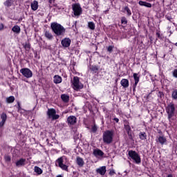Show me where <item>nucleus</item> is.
<instances>
[{
    "mask_svg": "<svg viewBox=\"0 0 177 177\" xmlns=\"http://www.w3.org/2000/svg\"><path fill=\"white\" fill-rule=\"evenodd\" d=\"M20 73L25 77V78H31L32 77V71L28 68H21Z\"/></svg>",
    "mask_w": 177,
    "mask_h": 177,
    "instance_id": "nucleus-8",
    "label": "nucleus"
},
{
    "mask_svg": "<svg viewBox=\"0 0 177 177\" xmlns=\"http://www.w3.org/2000/svg\"><path fill=\"white\" fill-rule=\"evenodd\" d=\"M88 28H90V30H95V23H93V21H90L88 23Z\"/></svg>",
    "mask_w": 177,
    "mask_h": 177,
    "instance_id": "nucleus-32",
    "label": "nucleus"
},
{
    "mask_svg": "<svg viewBox=\"0 0 177 177\" xmlns=\"http://www.w3.org/2000/svg\"><path fill=\"white\" fill-rule=\"evenodd\" d=\"M120 84L123 88H128V86H129V80H128V79H122L120 81Z\"/></svg>",
    "mask_w": 177,
    "mask_h": 177,
    "instance_id": "nucleus-15",
    "label": "nucleus"
},
{
    "mask_svg": "<svg viewBox=\"0 0 177 177\" xmlns=\"http://www.w3.org/2000/svg\"><path fill=\"white\" fill-rule=\"evenodd\" d=\"M38 6L39 5L37 0H34L30 4L31 9L32 10H34V11L37 10Z\"/></svg>",
    "mask_w": 177,
    "mask_h": 177,
    "instance_id": "nucleus-19",
    "label": "nucleus"
},
{
    "mask_svg": "<svg viewBox=\"0 0 177 177\" xmlns=\"http://www.w3.org/2000/svg\"><path fill=\"white\" fill-rule=\"evenodd\" d=\"M127 12V16H131L132 15V12H131V9L128 6L124 7L123 12Z\"/></svg>",
    "mask_w": 177,
    "mask_h": 177,
    "instance_id": "nucleus-29",
    "label": "nucleus"
},
{
    "mask_svg": "<svg viewBox=\"0 0 177 177\" xmlns=\"http://www.w3.org/2000/svg\"><path fill=\"white\" fill-rule=\"evenodd\" d=\"M90 70L93 73H97L99 68L96 66H92L90 67Z\"/></svg>",
    "mask_w": 177,
    "mask_h": 177,
    "instance_id": "nucleus-34",
    "label": "nucleus"
},
{
    "mask_svg": "<svg viewBox=\"0 0 177 177\" xmlns=\"http://www.w3.org/2000/svg\"><path fill=\"white\" fill-rule=\"evenodd\" d=\"M5 160H6V161H8V162L10 161V160H11L10 156H6Z\"/></svg>",
    "mask_w": 177,
    "mask_h": 177,
    "instance_id": "nucleus-43",
    "label": "nucleus"
},
{
    "mask_svg": "<svg viewBox=\"0 0 177 177\" xmlns=\"http://www.w3.org/2000/svg\"><path fill=\"white\" fill-rule=\"evenodd\" d=\"M115 174V171L114 170H111L109 171V175H111V176H113V175H114Z\"/></svg>",
    "mask_w": 177,
    "mask_h": 177,
    "instance_id": "nucleus-44",
    "label": "nucleus"
},
{
    "mask_svg": "<svg viewBox=\"0 0 177 177\" xmlns=\"http://www.w3.org/2000/svg\"><path fill=\"white\" fill-rule=\"evenodd\" d=\"M129 156L131 160H133L136 164H140L142 162V159L140 158V156L138 155V152L133 151V150H130L128 151Z\"/></svg>",
    "mask_w": 177,
    "mask_h": 177,
    "instance_id": "nucleus-5",
    "label": "nucleus"
},
{
    "mask_svg": "<svg viewBox=\"0 0 177 177\" xmlns=\"http://www.w3.org/2000/svg\"><path fill=\"white\" fill-rule=\"evenodd\" d=\"M121 23L122 24H128V20H127V18L125 17H122L121 19Z\"/></svg>",
    "mask_w": 177,
    "mask_h": 177,
    "instance_id": "nucleus-35",
    "label": "nucleus"
},
{
    "mask_svg": "<svg viewBox=\"0 0 177 177\" xmlns=\"http://www.w3.org/2000/svg\"><path fill=\"white\" fill-rule=\"evenodd\" d=\"M166 113L167 114L169 121H171L172 118L176 115V109L175 108V104L173 103L169 104L166 106Z\"/></svg>",
    "mask_w": 177,
    "mask_h": 177,
    "instance_id": "nucleus-3",
    "label": "nucleus"
},
{
    "mask_svg": "<svg viewBox=\"0 0 177 177\" xmlns=\"http://www.w3.org/2000/svg\"><path fill=\"white\" fill-rule=\"evenodd\" d=\"M24 46L25 49H30V48H31L30 43H26Z\"/></svg>",
    "mask_w": 177,
    "mask_h": 177,
    "instance_id": "nucleus-37",
    "label": "nucleus"
},
{
    "mask_svg": "<svg viewBox=\"0 0 177 177\" xmlns=\"http://www.w3.org/2000/svg\"><path fill=\"white\" fill-rule=\"evenodd\" d=\"M12 3H13V0H7L4 2L5 6L9 8V6H12Z\"/></svg>",
    "mask_w": 177,
    "mask_h": 177,
    "instance_id": "nucleus-31",
    "label": "nucleus"
},
{
    "mask_svg": "<svg viewBox=\"0 0 177 177\" xmlns=\"http://www.w3.org/2000/svg\"><path fill=\"white\" fill-rule=\"evenodd\" d=\"M51 29L54 32V34L58 37H60V35H64V33L66 32V28L57 22L51 24Z\"/></svg>",
    "mask_w": 177,
    "mask_h": 177,
    "instance_id": "nucleus-1",
    "label": "nucleus"
},
{
    "mask_svg": "<svg viewBox=\"0 0 177 177\" xmlns=\"http://www.w3.org/2000/svg\"><path fill=\"white\" fill-rule=\"evenodd\" d=\"M91 131L92 132H93V133H95V132L97 131V126H96V124H94L93 126H92Z\"/></svg>",
    "mask_w": 177,
    "mask_h": 177,
    "instance_id": "nucleus-36",
    "label": "nucleus"
},
{
    "mask_svg": "<svg viewBox=\"0 0 177 177\" xmlns=\"http://www.w3.org/2000/svg\"><path fill=\"white\" fill-rule=\"evenodd\" d=\"M61 44L64 48H68L71 45V39L70 38H64L62 40Z\"/></svg>",
    "mask_w": 177,
    "mask_h": 177,
    "instance_id": "nucleus-11",
    "label": "nucleus"
},
{
    "mask_svg": "<svg viewBox=\"0 0 177 177\" xmlns=\"http://www.w3.org/2000/svg\"><path fill=\"white\" fill-rule=\"evenodd\" d=\"M156 35H157L158 38H159L160 39H161V38H162V37H161V34H160L159 32H157V33H156Z\"/></svg>",
    "mask_w": 177,
    "mask_h": 177,
    "instance_id": "nucleus-45",
    "label": "nucleus"
},
{
    "mask_svg": "<svg viewBox=\"0 0 177 177\" xmlns=\"http://www.w3.org/2000/svg\"><path fill=\"white\" fill-rule=\"evenodd\" d=\"M108 52H113V46H109L107 48Z\"/></svg>",
    "mask_w": 177,
    "mask_h": 177,
    "instance_id": "nucleus-40",
    "label": "nucleus"
},
{
    "mask_svg": "<svg viewBox=\"0 0 177 177\" xmlns=\"http://www.w3.org/2000/svg\"><path fill=\"white\" fill-rule=\"evenodd\" d=\"M3 24H0V31H2V30H3Z\"/></svg>",
    "mask_w": 177,
    "mask_h": 177,
    "instance_id": "nucleus-46",
    "label": "nucleus"
},
{
    "mask_svg": "<svg viewBox=\"0 0 177 177\" xmlns=\"http://www.w3.org/2000/svg\"><path fill=\"white\" fill-rule=\"evenodd\" d=\"M107 170H106V166L100 167V168L96 169L97 174H100V175H105Z\"/></svg>",
    "mask_w": 177,
    "mask_h": 177,
    "instance_id": "nucleus-14",
    "label": "nucleus"
},
{
    "mask_svg": "<svg viewBox=\"0 0 177 177\" xmlns=\"http://www.w3.org/2000/svg\"><path fill=\"white\" fill-rule=\"evenodd\" d=\"M76 161L79 167H84V164H85V162H84V159H82V158L77 157Z\"/></svg>",
    "mask_w": 177,
    "mask_h": 177,
    "instance_id": "nucleus-25",
    "label": "nucleus"
},
{
    "mask_svg": "<svg viewBox=\"0 0 177 177\" xmlns=\"http://www.w3.org/2000/svg\"><path fill=\"white\" fill-rule=\"evenodd\" d=\"M61 99L63 100V102H64V103H67L68 102V100H70V96L66 94H62L61 95Z\"/></svg>",
    "mask_w": 177,
    "mask_h": 177,
    "instance_id": "nucleus-27",
    "label": "nucleus"
},
{
    "mask_svg": "<svg viewBox=\"0 0 177 177\" xmlns=\"http://www.w3.org/2000/svg\"><path fill=\"white\" fill-rule=\"evenodd\" d=\"M171 97L174 100H177V89H174L171 93Z\"/></svg>",
    "mask_w": 177,
    "mask_h": 177,
    "instance_id": "nucleus-30",
    "label": "nucleus"
},
{
    "mask_svg": "<svg viewBox=\"0 0 177 177\" xmlns=\"http://www.w3.org/2000/svg\"><path fill=\"white\" fill-rule=\"evenodd\" d=\"M172 74L174 78H177V69H174V71L172 72Z\"/></svg>",
    "mask_w": 177,
    "mask_h": 177,
    "instance_id": "nucleus-38",
    "label": "nucleus"
},
{
    "mask_svg": "<svg viewBox=\"0 0 177 177\" xmlns=\"http://www.w3.org/2000/svg\"><path fill=\"white\" fill-rule=\"evenodd\" d=\"M175 46H177V42L175 44Z\"/></svg>",
    "mask_w": 177,
    "mask_h": 177,
    "instance_id": "nucleus-51",
    "label": "nucleus"
},
{
    "mask_svg": "<svg viewBox=\"0 0 177 177\" xmlns=\"http://www.w3.org/2000/svg\"><path fill=\"white\" fill-rule=\"evenodd\" d=\"M165 18L167 20H169V21H172V17H169V15H166Z\"/></svg>",
    "mask_w": 177,
    "mask_h": 177,
    "instance_id": "nucleus-39",
    "label": "nucleus"
},
{
    "mask_svg": "<svg viewBox=\"0 0 177 177\" xmlns=\"http://www.w3.org/2000/svg\"><path fill=\"white\" fill-rule=\"evenodd\" d=\"M15 102V97L14 96H10L6 98V102L7 103H13Z\"/></svg>",
    "mask_w": 177,
    "mask_h": 177,
    "instance_id": "nucleus-33",
    "label": "nucleus"
},
{
    "mask_svg": "<svg viewBox=\"0 0 177 177\" xmlns=\"http://www.w3.org/2000/svg\"><path fill=\"white\" fill-rule=\"evenodd\" d=\"M158 96H160V97H162L164 96V93L161 91H159Z\"/></svg>",
    "mask_w": 177,
    "mask_h": 177,
    "instance_id": "nucleus-41",
    "label": "nucleus"
},
{
    "mask_svg": "<svg viewBox=\"0 0 177 177\" xmlns=\"http://www.w3.org/2000/svg\"><path fill=\"white\" fill-rule=\"evenodd\" d=\"M72 10L74 16L78 17L82 15V8H81V4L79 3L72 4Z\"/></svg>",
    "mask_w": 177,
    "mask_h": 177,
    "instance_id": "nucleus-6",
    "label": "nucleus"
},
{
    "mask_svg": "<svg viewBox=\"0 0 177 177\" xmlns=\"http://www.w3.org/2000/svg\"><path fill=\"white\" fill-rule=\"evenodd\" d=\"M114 136V131L106 130L103 133L102 140L106 145H110L113 143V138Z\"/></svg>",
    "mask_w": 177,
    "mask_h": 177,
    "instance_id": "nucleus-2",
    "label": "nucleus"
},
{
    "mask_svg": "<svg viewBox=\"0 0 177 177\" xmlns=\"http://www.w3.org/2000/svg\"><path fill=\"white\" fill-rule=\"evenodd\" d=\"M138 136L140 140H146V139H147V134H146L145 131L140 132Z\"/></svg>",
    "mask_w": 177,
    "mask_h": 177,
    "instance_id": "nucleus-20",
    "label": "nucleus"
},
{
    "mask_svg": "<svg viewBox=\"0 0 177 177\" xmlns=\"http://www.w3.org/2000/svg\"><path fill=\"white\" fill-rule=\"evenodd\" d=\"M63 79L59 75H55L53 79L54 84H62Z\"/></svg>",
    "mask_w": 177,
    "mask_h": 177,
    "instance_id": "nucleus-16",
    "label": "nucleus"
},
{
    "mask_svg": "<svg viewBox=\"0 0 177 177\" xmlns=\"http://www.w3.org/2000/svg\"><path fill=\"white\" fill-rule=\"evenodd\" d=\"M67 122L68 125H75V124H77V118L74 115L68 116Z\"/></svg>",
    "mask_w": 177,
    "mask_h": 177,
    "instance_id": "nucleus-10",
    "label": "nucleus"
},
{
    "mask_svg": "<svg viewBox=\"0 0 177 177\" xmlns=\"http://www.w3.org/2000/svg\"><path fill=\"white\" fill-rule=\"evenodd\" d=\"M72 87L75 91H78V89H82L84 88V84L80 82V77L75 76L71 80Z\"/></svg>",
    "mask_w": 177,
    "mask_h": 177,
    "instance_id": "nucleus-4",
    "label": "nucleus"
},
{
    "mask_svg": "<svg viewBox=\"0 0 177 177\" xmlns=\"http://www.w3.org/2000/svg\"><path fill=\"white\" fill-rule=\"evenodd\" d=\"M48 2H49L50 3H52V0H48Z\"/></svg>",
    "mask_w": 177,
    "mask_h": 177,
    "instance_id": "nucleus-50",
    "label": "nucleus"
},
{
    "mask_svg": "<svg viewBox=\"0 0 177 177\" xmlns=\"http://www.w3.org/2000/svg\"><path fill=\"white\" fill-rule=\"evenodd\" d=\"M12 31H13V32H15V34H20V31H21V29L20 28V26L15 25L12 28Z\"/></svg>",
    "mask_w": 177,
    "mask_h": 177,
    "instance_id": "nucleus-24",
    "label": "nucleus"
},
{
    "mask_svg": "<svg viewBox=\"0 0 177 177\" xmlns=\"http://www.w3.org/2000/svg\"><path fill=\"white\" fill-rule=\"evenodd\" d=\"M139 74L138 73H133V79H134V81H135V83H134V88H136V85H138V84H139Z\"/></svg>",
    "mask_w": 177,
    "mask_h": 177,
    "instance_id": "nucleus-23",
    "label": "nucleus"
},
{
    "mask_svg": "<svg viewBox=\"0 0 177 177\" xmlns=\"http://www.w3.org/2000/svg\"><path fill=\"white\" fill-rule=\"evenodd\" d=\"M124 129L129 136H132V130L131 129V126H129V124H124Z\"/></svg>",
    "mask_w": 177,
    "mask_h": 177,
    "instance_id": "nucleus-21",
    "label": "nucleus"
},
{
    "mask_svg": "<svg viewBox=\"0 0 177 177\" xmlns=\"http://www.w3.org/2000/svg\"><path fill=\"white\" fill-rule=\"evenodd\" d=\"M93 154L95 157H103L104 156V153L99 149H94Z\"/></svg>",
    "mask_w": 177,
    "mask_h": 177,
    "instance_id": "nucleus-12",
    "label": "nucleus"
},
{
    "mask_svg": "<svg viewBox=\"0 0 177 177\" xmlns=\"http://www.w3.org/2000/svg\"><path fill=\"white\" fill-rule=\"evenodd\" d=\"M57 177H63V176L62 175H58V176H57Z\"/></svg>",
    "mask_w": 177,
    "mask_h": 177,
    "instance_id": "nucleus-49",
    "label": "nucleus"
},
{
    "mask_svg": "<svg viewBox=\"0 0 177 177\" xmlns=\"http://www.w3.org/2000/svg\"><path fill=\"white\" fill-rule=\"evenodd\" d=\"M157 142L160 145H165L167 143V138L164 136H160L158 138Z\"/></svg>",
    "mask_w": 177,
    "mask_h": 177,
    "instance_id": "nucleus-17",
    "label": "nucleus"
},
{
    "mask_svg": "<svg viewBox=\"0 0 177 177\" xmlns=\"http://www.w3.org/2000/svg\"><path fill=\"white\" fill-rule=\"evenodd\" d=\"M17 109H18V111H20V110H21V106H20V102H17Z\"/></svg>",
    "mask_w": 177,
    "mask_h": 177,
    "instance_id": "nucleus-42",
    "label": "nucleus"
},
{
    "mask_svg": "<svg viewBox=\"0 0 177 177\" xmlns=\"http://www.w3.org/2000/svg\"><path fill=\"white\" fill-rule=\"evenodd\" d=\"M34 171L35 172H36V174H37V175H41V174L44 172V171H42V169L37 166L35 167Z\"/></svg>",
    "mask_w": 177,
    "mask_h": 177,
    "instance_id": "nucleus-28",
    "label": "nucleus"
},
{
    "mask_svg": "<svg viewBox=\"0 0 177 177\" xmlns=\"http://www.w3.org/2000/svg\"><path fill=\"white\" fill-rule=\"evenodd\" d=\"M44 36L46 38H47V39H49L50 41L53 39V35H52V33L49 31L46 30L44 33Z\"/></svg>",
    "mask_w": 177,
    "mask_h": 177,
    "instance_id": "nucleus-26",
    "label": "nucleus"
},
{
    "mask_svg": "<svg viewBox=\"0 0 177 177\" xmlns=\"http://www.w3.org/2000/svg\"><path fill=\"white\" fill-rule=\"evenodd\" d=\"M47 116L49 120H53V121H55V120H59L60 118V115L56 114V109H48L47 111Z\"/></svg>",
    "mask_w": 177,
    "mask_h": 177,
    "instance_id": "nucleus-7",
    "label": "nucleus"
},
{
    "mask_svg": "<svg viewBox=\"0 0 177 177\" xmlns=\"http://www.w3.org/2000/svg\"><path fill=\"white\" fill-rule=\"evenodd\" d=\"M167 177H174L172 174H169Z\"/></svg>",
    "mask_w": 177,
    "mask_h": 177,
    "instance_id": "nucleus-48",
    "label": "nucleus"
},
{
    "mask_svg": "<svg viewBox=\"0 0 177 177\" xmlns=\"http://www.w3.org/2000/svg\"><path fill=\"white\" fill-rule=\"evenodd\" d=\"M64 157H60L56 160V164H58V167L63 169V171H68V166L63 164Z\"/></svg>",
    "mask_w": 177,
    "mask_h": 177,
    "instance_id": "nucleus-9",
    "label": "nucleus"
},
{
    "mask_svg": "<svg viewBox=\"0 0 177 177\" xmlns=\"http://www.w3.org/2000/svg\"><path fill=\"white\" fill-rule=\"evenodd\" d=\"M8 118V115H6V113H3L1 115V121L0 122V127H2L3 125H5V122H6V119Z\"/></svg>",
    "mask_w": 177,
    "mask_h": 177,
    "instance_id": "nucleus-13",
    "label": "nucleus"
},
{
    "mask_svg": "<svg viewBox=\"0 0 177 177\" xmlns=\"http://www.w3.org/2000/svg\"><path fill=\"white\" fill-rule=\"evenodd\" d=\"M26 165V159L21 158L16 162V167H23Z\"/></svg>",
    "mask_w": 177,
    "mask_h": 177,
    "instance_id": "nucleus-18",
    "label": "nucleus"
},
{
    "mask_svg": "<svg viewBox=\"0 0 177 177\" xmlns=\"http://www.w3.org/2000/svg\"><path fill=\"white\" fill-rule=\"evenodd\" d=\"M138 3L140 6H145V8H151V3H147L146 1H140Z\"/></svg>",
    "mask_w": 177,
    "mask_h": 177,
    "instance_id": "nucleus-22",
    "label": "nucleus"
},
{
    "mask_svg": "<svg viewBox=\"0 0 177 177\" xmlns=\"http://www.w3.org/2000/svg\"><path fill=\"white\" fill-rule=\"evenodd\" d=\"M114 121H115V122H118L120 121V120L118 119V118H114Z\"/></svg>",
    "mask_w": 177,
    "mask_h": 177,
    "instance_id": "nucleus-47",
    "label": "nucleus"
}]
</instances>
